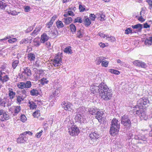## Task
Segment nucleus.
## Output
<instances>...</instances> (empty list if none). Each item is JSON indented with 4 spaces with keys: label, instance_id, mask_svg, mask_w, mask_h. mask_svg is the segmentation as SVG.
<instances>
[{
    "label": "nucleus",
    "instance_id": "17",
    "mask_svg": "<svg viewBox=\"0 0 152 152\" xmlns=\"http://www.w3.org/2000/svg\"><path fill=\"white\" fill-rule=\"evenodd\" d=\"M49 39V37L46 33H44L41 35L40 41L42 43H44Z\"/></svg>",
    "mask_w": 152,
    "mask_h": 152
},
{
    "label": "nucleus",
    "instance_id": "19",
    "mask_svg": "<svg viewBox=\"0 0 152 152\" xmlns=\"http://www.w3.org/2000/svg\"><path fill=\"white\" fill-rule=\"evenodd\" d=\"M83 119V118L82 115L81 114H77L75 116V120L76 122H77L81 123Z\"/></svg>",
    "mask_w": 152,
    "mask_h": 152
},
{
    "label": "nucleus",
    "instance_id": "25",
    "mask_svg": "<svg viewBox=\"0 0 152 152\" xmlns=\"http://www.w3.org/2000/svg\"><path fill=\"white\" fill-rule=\"evenodd\" d=\"M30 94L33 96H37L39 94L38 90L36 89H33L30 91Z\"/></svg>",
    "mask_w": 152,
    "mask_h": 152
},
{
    "label": "nucleus",
    "instance_id": "28",
    "mask_svg": "<svg viewBox=\"0 0 152 152\" xmlns=\"http://www.w3.org/2000/svg\"><path fill=\"white\" fill-rule=\"evenodd\" d=\"M31 40H29L28 38L23 39L20 42V44H27L31 42Z\"/></svg>",
    "mask_w": 152,
    "mask_h": 152
},
{
    "label": "nucleus",
    "instance_id": "16",
    "mask_svg": "<svg viewBox=\"0 0 152 152\" xmlns=\"http://www.w3.org/2000/svg\"><path fill=\"white\" fill-rule=\"evenodd\" d=\"M16 93L13 91V89L11 88H8V95L10 99L12 100L15 96Z\"/></svg>",
    "mask_w": 152,
    "mask_h": 152
},
{
    "label": "nucleus",
    "instance_id": "18",
    "mask_svg": "<svg viewBox=\"0 0 152 152\" xmlns=\"http://www.w3.org/2000/svg\"><path fill=\"white\" fill-rule=\"evenodd\" d=\"M27 57L28 60L30 62L34 61L35 59V56L34 54L31 53L28 54Z\"/></svg>",
    "mask_w": 152,
    "mask_h": 152
},
{
    "label": "nucleus",
    "instance_id": "27",
    "mask_svg": "<svg viewBox=\"0 0 152 152\" xmlns=\"http://www.w3.org/2000/svg\"><path fill=\"white\" fill-rule=\"evenodd\" d=\"M70 29L72 34L75 33L76 31V27L73 24H72L69 26Z\"/></svg>",
    "mask_w": 152,
    "mask_h": 152
},
{
    "label": "nucleus",
    "instance_id": "31",
    "mask_svg": "<svg viewBox=\"0 0 152 152\" xmlns=\"http://www.w3.org/2000/svg\"><path fill=\"white\" fill-rule=\"evenodd\" d=\"M106 39L111 42H114L116 40V39L114 37L112 36L109 37L108 35H106Z\"/></svg>",
    "mask_w": 152,
    "mask_h": 152
},
{
    "label": "nucleus",
    "instance_id": "9",
    "mask_svg": "<svg viewBox=\"0 0 152 152\" xmlns=\"http://www.w3.org/2000/svg\"><path fill=\"white\" fill-rule=\"evenodd\" d=\"M31 83L30 81H27L26 83L19 82L17 85L18 87L20 89L29 88L31 87Z\"/></svg>",
    "mask_w": 152,
    "mask_h": 152
},
{
    "label": "nucleus",
    "instance_id": "11",
    "mask_svg": "<svg viewBox=\"0 0 152 152\" xmlns=\"http://www.w3.org/2000/svg\"><path fill=\"white\" fill-rule=\"evenodd\" d=\"M63 108L66 111H71L73 109V105L69 102H63Z\"/></svg>",
    "mask_w": 152,
    "mask_h": 152
},
{
    "label": "nucleus",
    "instance_id": "7",
    "mask_svg": "<svg viewBox=\"0 0 152 152\" xmlns=\"http://www.w3.org/2000/svg\"><path fill=\"white\" fill-rule=\"evenodd\" d=\"M91 139V143L93 145H96L98 142V140L100 137V136L97 132H91L89 135Z\"/></svg>",
    "mask_w": 152,
    "mask_h": 152
},
{
    "label": "nucleus",
    "instance_id": "35",
    "mask_svg": "<svg viewBox=\"0 0 152 152\" xmlns=\"http://www.w3.org/2000/svg\"><path fill=\"white\" fill-rule=\"evenodd\" d=\"M109 72L111 73L117 75H118L120 74V72L119 71L113 69H110L109 70Z\"/></svg>",
    "mask_w": 152,
    "mask_h": 152
},
{
    "label": "nucleus",
    "instance_id": "39",
    "mask_svg": "<svg viewBox=\"0 0 152 152\" xmlns=\"http://www.w3.org/2000/svg\"><path fill=\"white\" fill-rule=\"evenodd\" d=\"M48 82L47 79L44 78H42L40 80L41 84L42 85L47 84Z\"/></svg>",
    "mask_w": 152,
    "mask_h": 152
},
{
    "label": "nucleus",
    "instance_id": "6",
    "mask_svg": "<svg viewBox=\"0 0 152 152\" xmlns=\"http://www.w3.org/2000/svg\"><path fill=\"white\" fill-rule=\"evenodd\" d=\"M62 58L63 56L61 54L57 53L52 60L53 65L56 67L61 65Z\"/></svg>",
    "mask_w": 152,
    "mask_h": 152
},
{
    "label": "nucleus",
    "instance_id": "1",
    "mask_svg": "<svg viewBox=\"0 0 152 152\" xmlns=\"http://www.w3.org/2000/svg\"><path fill=\"white\" fill-rule=\"evenodd\" d=\"M99 96L104 100H107L112 97V93L111 90L104 84H100L98 86Z\"/></svg>",
    "mask_w": 152,
    "mask_h": 152
},
{
    "label": "nucleus",
    "instance_id": "34",
    "mask_svg": "<svg viewBox=\"0 0 152 152\" xmlns=\"http://www.w3.org/2000/svg\"><path fill=\"white\" fill-rule=\"evenodd\" d=\"M24 100V98L22 96H18L17 97V103L19 104L21 103V102Z\"/></svg>",
    "mask_w": 152,
    "mask_h": 152
},
{
    "label": "nucleus",
    "instance_id": "15",
    "mask_svg": "<svg viewBox=\"0 0 152 152\" xmlns=\"http://www.w3.org/2000/svg\"><path fill=\"white\" fill-rule=\"evenodd\" d=\"M9 110L12 113L17 114L21 110L20 107V106H13L10 108Z\"/></svg>",
    "mask_w": 152,
    "mask_h": 152
},
{
    "label": "nucleus",
    "instance_id": "58",
    "mask_svg": "<svg viewBox=\"0 0 152 152\" xmlns=\"http://www.w3.org/2000/svg\"><path fill=\"white\" fill-rule=\"evenodd\" d=\"M57 18V16L56 15H55L53 17H52L50 20V21L53 23L55 20Z\"/></svg>",
    "mask_w": 152,
    "mask_h": 152
},
{
    "label": "nucleus",
    "instance_id": "44",
    "mask_svg": "<svg viewBox=\"0 0 152 152\" xmlns=\"http://www.w3.org/2000/svg\"><path fill=\"white\" fill-rule=\"evenodd\" d=\"M60 92V91L58 89H56L55 90L53 91L52 93L53 96L55 97L56 96H58Z\"/></svg>",
    "mask_w": 152,
    "mask_h": 152
},
{
    "label": "nucleus",
    "instance_id": "53",
    "mask_svg": "<svg viewBox=\"0 0 152 152\" xmlns=\"http://www.w3.org/2000/svg\"><path fill=\"white\" fill-rule=\"evenodd\" d=\"M79 9L80 12H84L86 10L85 6H83L81 4L79 5Z\"/></svg>",
    "mask_w": 152,
    "mask_h": 152
},
{
    "label": "nucleus",
    "instance_id": "26",
    "mask_svg": "<svg viewBox=\"0 0 152 152\" xmlns=\"http://www.w3.org/2000/svg\"><path fill=\"white\" fill-rule=\"evenodd\" d=\"M84 22V25L86 27L90 26L91 23V20L88 18H85Z\"/></svg>",
    "mask_w": 152,
    "mask_h": 152
},
{
    "label": "nucleus",
    "instance_id": "55",
    "mask_svg": "<svg viewBox=\"0 0 152 152\" xmlns=\"http://www.w3.org/2000/svg\"><path fill=\"white\" fill-rule=\"evenodd\" d=\"M90 18V20H91L94 21L95 20L96 16L94 14H91L89 15Z\"/></svg>",
    "mask_w": 152,
    "mask_h": 152
},
{
    "label": "nucleus",
    "instance_id": "33",
    "mask_svg": "<svg viewBox=\"0 0 152 152\" xmlns=\"http://www.w3.org/2000/svg\"><path fill=\"white\" fill-rule=\"evenodd\" d=\"M82 21L83 20L81 17H78L75 18L73 22L74 23H81L82 22Z\"/></svg>",
    "mask_w": 152,
    "mask_h": 152
},
{
    "label": "nucleus",
    "instance_id": "14",
    "mask_svg": "<svg viewBox=\"0 0 152 152\" xmlns=\"http://www.w3.org/2000/svg\"><path fill=\"white\" fill-rule=\"evenodd\" d=\"M143 108L138 107L137 105L135 106V107L133 108V113L135 114L138 115H141V113L143 112Z\"/></svg>",
    "mask_w": 152,
    "mask_h": 152
},
{
    "label": "nucleus",
    "instance_id": "36",
    "mask_svg": "<svg viewBox=\"0 0 152 152\" xmlns=\"http://www.w3.org/2000/svg\"><path fill=\"white\" fill-rule=\"evenodd\" d=\"M71 47L70 46L65 48L64 50V51L67 53H72V50L71 49Z\"/></svg>",
    "mask_w": 152,
    "mask_h": 152
},
{
    "label": "nucleus",
    "instance_id": "38",
    "mask_svg": "<svg viewBox=\"0 0 152 152\" xmlns=\"http://www.w3.org/2000/svg\"><path fill=\"white\" fill-rule=\"evenodd\" d=\"M10 80V78L7 75H5L4 76L1 80V81L2 83L6 82Z\"/></svg>",
    "mask_w": 152,
    "mask_h": 152
},
{
    "label": "nucleus",
    "instance_id": "54",
    "mask_svg": "<svg viewBox=\"0 0 152 152\" xmlns=\"http://www.w3.org/2000/svg\"><path fill=\"white\" fill-rule=\"evenodd\" d=\"M53 23L50 21H49L47 24H46V27L48 28H50V27L52 26V25L53 24Z\"/></svg>",
    "mask_w": 152,
    "mask_h": 152
},
{
    "label": "nucleus",
    "instance_id": "64",
    "mask_svg": "<svg viewBox=\"0 0 152 152\" xmlns=\"http://www.w3.org/2000/svg\"><path fill=\"white\" fill-rule=\"evenodd\" d=\"M144 28H148L150 27V25H148L147 23H145L144 24Z\"/></svg>",
    "mask_w": 152,
    "mask_h": 152
},
{
    "label": "nucleus",
    "instance_id": "30",
    "mask_svg": "<svg viewBox=\"0 0 152 152\" xmlns=\"http://www.w3.org/2000/svg\"><path fill=\"white\" fill-rule=\"evenodd\" d=\"M132 27L134 29H138L139 30H141L142 28V25L140 24H138L135 25H132Z\"/></svg>",
    "mask_w": 152,
    "mask_h": 152
},
{
    "label": "nucleus",
    "instance_id": "46",
    "mask_svg": "<svg viewBox=\"0 0 152 152\" xmlns=\"http://www.w3.org/2000/svg\"><path fill=\"white\" fill-rule=\"evenodd\" d=\"M27 120V118L24 115H21L20 117V120L23 122H25Z\"/></svg>",
    "mask_w": 152,
    "mask_h": 152
},
{
    "label": "nucleus",
    "instance_id": "52",
    "mask_svg": "<svg viewBox=\"0 0 152 152\" xmlns=\"http://www.w3.org/2000/svg\"><path fill=\"white\" fill-rule=\"evenodd\" d=\"M43 131L41 130L39 132L37 133L35 135L36 137L37 138H40L42 134Z\"/></svg>",
    "mask_w": 152,
    "mask_h": 152
},
{
    "label": "nucleus",
    "instance_id": "42",
    "mask_svg": "<svg viewBox=\"0 0 152 152\" xmlns=\"http://www.w3.org/2000/svg\"><path fill=\"white\" fill-rule=\"evenodd\" d=\"M40 44V42L37 39H35L34 40V46L37 47Z\"/></svg>",
    "mask_w": 152,
    "mask_h": 152
},
{
    "label": "nucleus",
    "instance_id": "62",
    "mask_svg": "<svg viewBox=\"0 0 152 152\" xmlns=\"http://www.w3.org/2000/svg\"><path fill=\"white\" fill-rule=\"evenodd\" d=\"M68 15L70 16H73L75 15L74 12L71 11H68L67 12Z\"/></svg>",
    "mask_w": 152,
    "mask_h": 152
},
{
    "label": "nucleus",
    "instance_id": "22",
    "mask_svg": "<svg viewBox=\"0 0 152 152\" xmlns=\"http://www.w3.org/2000/svg\"><path fill=\"white\" fill-rule=\"evenodd\" d=\"M72 21V18L69 17L64 18L63 19V22L66 25H68L71 23Z\"/></svg>",
    "mask_w": 152,
    "mask_h": 152
},
{
    "label": "nucleus",
    "instance_id": "5",
    "mask_svg": "<svg viewBox=\"0 0 152 152\" xmlns=\"http://www.w3.org/2000/svg\"><path fill=\"white\" fill-rule=\"evenodd\" d=\"M149 101L148 98L143 97L139 99L137 102V106L140 107L145 108L147 107Z\"/></svg>",
    "mask_w": 152,
    "mask_h": 152
},
{
    "label": "nucleus",
    "instance_id": "10",
    "mask_svg": "<svg viewBox=\"0 0 152 152\" xmlns=\"http://www.w3.org/2000/svg\"><path fill=\"white\" fill-rule=\"evenodd\" d=\"M28 140V136L25 135L23 133L20 134L19 137L17 139V142L19 143H24Z\"/></svg>",
    "mask_w": 152,
    "mask_h": 152
},
{
    "label": "nucleus",
    "instance_id": "40",
    "mask_svg": "<svg viewBox=\"0 0 152 152\" xmlns=\"http://www.w3.org/2000/svg\"><path fill=\"white\" fill-rule=\"evenodd\" d=\"M19 61L18 60L14 61L12 64V67L13 69H15L19 64Z\"/></svg>",
    "mask_w": 152,
    "mask_h": 152
},
{
    "label": "nucleus",
    "instance_id": "23",
    "mask_svg": "<svg viewBox=\"0 0 152 152\" xmlns=\"http://www.w3.org/2000/svg\"><path fill=\"white\" fill-rule=\"evenodd\" d=\"M28 103L29 104V107L31 109L33 110L37 107V105L34 102L29 101Z\"/></svg>",
    "mask_w": 152,
    "mask_h": 152
},
{
    "label": "nucleus",
    "instance_id": "37",
    "mask_svg": "<svg viewBox=\"0 0 152 152\" xmlns=\"http://www.w3.org/2000/svg\"><path fill=\"white\" fill-rule=\"evenodd\" d=\"M7 6L6 3L0 1V8L1 9H4Z\"/></svg>",
    "mask_w": 152,
    "mask_h": 152
},
{
    "label": "nucleus",
    "instance_id": "49",
    "mask_svg": "<svg viewBox=\"0 0 152 152\" xmlns=\"http://www.w3.org/2000/svg\"><path fill=\"white\" fill-rule=\"evenodd\" d=\"M125 33L126 34H129L130 33H132V30L130 28H128L125 30Z\"/></svg>",
    "mask_w": 152,
    "mask_h": 152
},
{
    "label": "nucleus",
    "instance_id": "4",
    "mask_svg": "<svg viewBox=\"0 0 152 152\" xmlns=\"http://www.w3.org/2000/svg\"><path fill=\"white\" fill-rule=\"evenodd\" d=\"M68 132L69 135L72 136H77L80 132L79 128L76 125H72L69 128Z\"/></svg>",
    "mask_w": 152,
    "mask_h": 152
},
{
    "label": "nucleus",
    "instance_id": "60",
    "mask_svg": "<svg viewBox=\"0 0 152 152\" xmlns=\"http://www.w3.org/2000/svg\"><path fill=\"white\" fill-rule=\"evenodd\" d=\"M138 20L141 22H143L145 21V19L142 17L141 15L140 17H139Z\"/></svg>",
    "mask_w": 152,
    "mask_h": 152
},
{
    "label": "nucleus",
    "instance_id": "2",
    "mask_svg": "<svg viewBox=\"0 0 152 152\" xmlns=\"http://www.w3.org/2000/svg\"><path fill=\"white\" fill-rule=\"evenodd\" d=\"M120 129V125L118 120L113 118L111 122V125L109 131L110 134L113 136H115L118 134Z\"/></svg>",
    "mask_w": 152,
    "mask_h": 152
},
{
    "label": "nucleus",
    "instance_id": "12",
    "mask_svg": "<svg viewBox=\"0 0 152 152\" xmlns=\"http://www.w3.org/2000/svg\"><path fill=\"white\" fill-rule=\"evenodd\" d=\"M134 65L138 67L145 68L147 66L146 63L139 60H135L132 62Z\"/></svg>",
    "mask_w": 152,
    "mask_h": 152
},
{
    "label": "nucleus",
    "instance_id": "32",
    "mask_svg": "<svg viewBox=\"0 0 152 152\" xmlns=\"http://www.w3.org/2000/svg\"><path fill=\"white\" fill-rule=\"evenodd\" d=\"M32 115L34 118H38L40 116V113L39 110H37L33 113Z\"/></svg>",
    "mask_w": 152,
    "mask_h": 152
},
{
    "label": "nucleus",
    "instance_id": "59",
    "mask_svg": "<svg viewBox=\"0 0 152 152\" xmlns=\"http://www.w3.org/2000/svg\"><path fill=\"white\" fill-rule=\"evenodd\" d=\"M98 35L102 37H103V38H105L106 37V35L104 34L103 33H101V32H99L98 33Z\"/></svg>",
    "mask_w": 152,
    "mask_h": 152
},
{
    "label": "nucleus",
    "instance_id": "21",
    "mask_svg": "<svg viewBox=\"0 0 152 152\" xmlns=\"http://www.w3.org/2000/svg\"><path fill=\"white\" fill-rule=\"evenodd\" d=\"M106 59V58L103 56L100 57L96 58L95 61L97 65H99L100 63H102V61Z\"/></svg>",
    "mask_w": 152,
    "mask_h": 152
},
{
    "label": "nucleus",
    "instance_id": "43",
    "mask_svg": "<svg viewBox=\"0 0 152 152\" xmlns=\"http://www.w3.org/2000/svg\"><path fill=\"white\" fill-rule=\"evenodd\" d=\"M109 64V62L108 61L104 60L103 61L101 65L102 66H104L105 67H107L108 66Z\"/></svg>",
    "mask_w": 152,
    "mask_h": 152
},
{
    "label": "nucleus",
    "instance_id": "56",
    "mask_svg": "<svg viewBox=\"0 0 152 152\" xmlns=\"http://www.w3.org/2000/svg\"><path fill=\"white\" fill-rule=\"evenodd\" d=\"M146 2L149 5V7L151 9L152 8V0H145Z\"/></svg>",
    "mask_w": 152,
    "mask_h": 152
},
{
    "label": "nucleus",
    "instance_id": "47",
    "mask_svg": "<svg viewBox=\"0 0 152 152\" xmlns=\"http://www.w3.org/2000/svg\"><path fill=\"white\" fill-rule=\"evenodd\" d=\"M96 15H100V18L99 20H100L103 21L105 20V15L103 13H102L101 14H96Z\"/></svg>",
    "mask_w": 152,
    "mask_h": 152
},
{
    "label": "nucleus",
    "instance_id": "20",
    "mask_svg": "<svg viewBox=\"0 0 152 152\" xmlns=\"http://www.w3.org/2000/svg\"><path fill=\"white\" fill-rule=\"evenodd\" d=\"M145 44L148 46H150L152 44V40L151 37H150L148 38H146L144 41Z\"/></svg>",
    "mask_w": 152,
    "mask_h": 152
},
{
    "label": "nucleus",
    "instance_id": "61",
    "mask_svg": "<svg viewBox=\"0 0 152 152\" xmlns=\"http://www.w3.org/2000/svg\"><path fill=\"white\" fill-rule=\"evenodd\" d=\"M23 133V134H24L25 135H26L28 134L29 135L31 136L33 134V133L31 132L30 131L25 132Z\"/></svg>",
    "mask_w": 152,
    "mask_h": 152
},
{
    "label": "nucleus",
    "instance_id": "63",
    "mask_svg": "<svg viewBox=\"0 0 152 152\" xmlns=\"http://www.w3.org/2000/svg\"><path fill=\"white\" fill-rule=\"evenodd\" d=\"M94 88H91V92L92 93H93V94H94L96 93V90L95 89L96 87L95 86Z\"/></svg>",
    "mask_w": 152,
    "mask_h": 152
},
{
    "label": "nucleus",
    "instance_id": "57",
    "mask_svg": "<svg viewBox=\"0 0 152 152\" xmlns=\"http://www.w3.org/2000/svg\"><path fill=\"white\" fill-rule=\"evenodd\" d=\"M77 37L79 38H80L83 37V35L81 34V31L80 30H79L77 31Z\"/></svg>",
    "mask_w": 152,
    "mask_h": 152
},
{
    "label": "nucleus",
    "instance_id": "48",
    "mask_svg": "<svg viewBox=\"0 0 152 152\" xmlns=\"http://www.w3.org/2000/svg\"><path fill=\"white\" fill-rule=\"evenodd\" d=\"M8 14L11 15H15L18 14V13L15 10L12 11H8Z\"/></svg>",
    "mask_w": 152,
    "mask_h": 152
},
{
    "label": "nucleus",
    "instance_id": "24",
    "mask_svg": "<svg viewBox=\"0 0 152 152\" xmlns=\"http://www.w3.org/2000/svg\"><path fill=\"white\" fill-rule=\"evenodd\" d=\"M9 118V115L7 112H5L3 115V117L1 118V120L2 121H4L5 120H8Z\"/></svg>",
    "mask_w": 152,
    "mask_h": 152
},
{
    "label": "nucleus",
    "instance_id": "3",
    "mask_svg": "<svg viewBox=\"0 0 152 152\" xmlns=\"http://www.w3.org/2000/svg\"><path fill=\"white\" fill-rule=\"evenodd\" d=\"M21 74H19V76L20 79L25 80L31 75V71L28 67L24 68Z\"/></svg>",
    "mask_w": 152,
    "mask_h": 152
},
{
    "label": "nucleus",
    "instance_id": "45",
    "mask_svg": "<svg viewBox=\"0 0 152 152\" xmlns=\"http://www.w3.org/2000/svg\"><path fill=\"white\" fill-rule=\"evenodd\" d=\"M45 47L48 50L51 49V44L50 42H47L45 44Z\"/></svg>",
    "mask_w": 152,
    "mask_h": 152
},
{
    "label": "nucleus",
    "instance_id": "13",
    "mask_svg": "<svg viewBox=\"0 0 152 152\" xmlns=\"http://www.w3.org/2000/svg\"><path fill=\"white\" fill-rule=\"evenodd\" d=\"M104 114L103 112L101 110H99L97 112L95 118L99 122H101L102 120H104V117L103 116Z\"/></svg>",
    "mask_w": 152,
    "mask_h": 152
},
{
    "label": "nucleus",
    "instance_id": "41",
    "mask_svg": "<svg viewBox=\"0 0 152 152\" xmlns=\"http://www.w3.org/2000/svg\"><path fill=\"white\" fill-rule=\"evenodd\" d=\"M99 46L102 48H103L106 47H107L109 45V44L108 43H103L102 42L99 43Z\"/></svg>",
    "mask_w": 152,
    "mask_h": 152
},
{
    "label": "nucleus",
    "instance_id": "29",
    "mask_svg": "<svg viewBox=\"0 0 152 152\" xmlns=\"http://www.w3.org/2000/svg\"><path fill=\"white\" fill-rule=\"evenodd\" d=\"M56 25L58 28H63L64 26L63 23L61 21L58 20L56 22Z\"/></svg>",
    "mask_w": 152,
    "mask_h": 152
},
{
    "label": "nucleus",
    "instance_id": "51",
    "mask_svg": "<svg viewBox=\"0 0 152 152\" xmlns=\"http://www.w3.org/2000/svg\"><path fill=\"white\" fill-rule=\"evenodd\" d=\"M17 41V39L16 38H13L9 39L8 42L9 43H13L16 42Z\"/></svg>",
    "mask_w": 152,
    "mask_h": 152
},
{
    "label": "nucleus",
    "instance_id": "50",
    "mask_svg": "<svg viewBox=\"0 0 152 152\" xmlns=\"http://www.w3.org/2000/svg\"><path fill=\"white\" fill-rule=\"evenodd\" d=\"M140 116L144 119H145L147 118V116L144 110H143V112H142V113L140 115Z\"/></svg>",
    "mask_w": 152,
    "mask_h": 152
},
{
    "label": "nucleus",
    "instance_id": "8",
    "mask_svg": "<svg viewBox=\"0 0 152 152\" xmlns=\"http://www.w3.org/2000/svg\"><path fill=\"white\" fill-rule=\"evenodd\" d=\"M121 123L126 127L130 128L132 125L131 122L128 115H124L122 117Z\"/></svg>",
    "mask_w": 152,
    "mask_h": 152
}]
</instances>
